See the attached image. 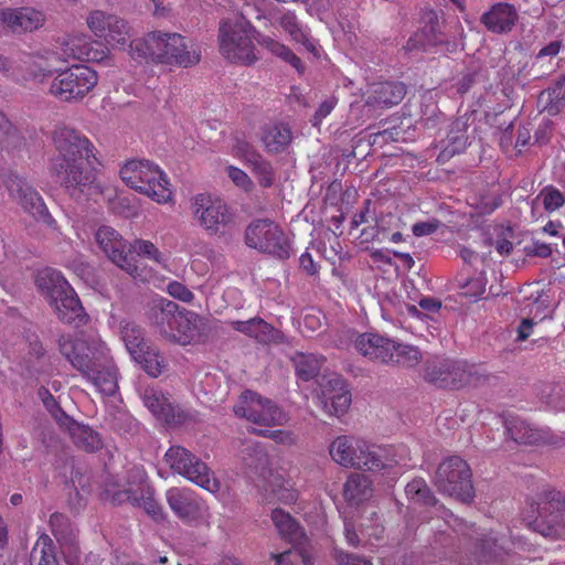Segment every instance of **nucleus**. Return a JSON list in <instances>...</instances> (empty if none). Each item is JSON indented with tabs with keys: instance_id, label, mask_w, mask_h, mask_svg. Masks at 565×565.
I'll return each mask as SVG.
<instances>
[{
	"instance_id": "obj_1",
	"label": "nucleus",
	"mask_w": 565,
	"mask_h": 565,
	"mask_svg": "<svg viewBox=\"0 0 565 565\" xmlns=\"http://www.w3.org/2000/svg\"><path fill=\"white\" fill-rule=\"evenodd\" d=\"M55 154L51 159V172L65 185L71 195L90 196L100 192L96 183L98 164L93 143L81 132L58 126L53 131Z\"/></svg>"
},
{
	"instance_id": "obj_2",
	"label": "nucleus",
	"mask_w": 565,
	"mask_h": 565,
	"mask_svg": "<svg viewBox=\"0 0 565 565\" xmlns=\"http://www.w3.org/2000/svg\"><path fill=\"white\" fill-rule=\"evenodd\" d=\"M60 351L74 369L103 395H114L118 388L117 369L109 350L96 335H62Z\"/></svg>"
},
{
	"instance_id": "obj_3",
	"label": "nucleus",
	"mask_w": 565,
	"mask_h": 565,
	"mask_svg": "<svg viewBox=\"0 0 565 565\" xmlns=\"http://www.w3.org/2000/svg\"><path fill=\"white\" fill-rule=\"evenodd\" d=\"M60 57L55 54L35 64L32 74L35 78L43 81L54 76L50 86V93L63 102L82 99L97 84L98 77L95 71L85 65H73L62 70L57 66Z\"/></svg>"
},
{
	"instance_id": "obj_4",
	"label": "nucleus",
	"mask_w": 565,
	"mask_h": 565,
	"mask_svg": "<svg viewBox=\"0 0 565 565\" xmlns=\"http://www.w3.org/2000/svg\"><path fill=\"white\" fill-rule=\"evenodd\" d=\"M147 318L154 332L170 342L186 345L199 335V316L169 299L153 298Z\"/></svg>"
},
{
	"instance_id": "obj_5",
	"label": "nucleus",
	"mask_w": 565,
	"mask_h": 565,
	"mask_svg": "<svg viewBox=\"0 0 565 565\" xmlns=\"http://www.w3.org/2000/svg\"><path fill=\"white\" fill-rule=\"evenodd\" d=\"M134 57L154 63L189 67L200 61V54L189 47L185 39L178 33L156 31L135 40L131 45Z\"/></svg>"
},
{
	"instance_id": "obj_6",
	"label": "nucleus",
	"mask_w": 565,
	"mask_h": 565,
	"mask_svg": "<svg viewBox=\"0 0 565 565\" xmlns=\"http://www.w3.org/2000/svg\"><path fill=\"white\" fill-rule=\"evenodd\" d=\"M105 498L114 503L131 502L143 508L154 520L163 519L162 507L153 498V489L148 482L145 470L135 467L127 480L109 477L105 482Z\"/></svg>"
},
{
	"instance_id": "obj_7",
	"label": "nucleus",
	"mask_w": 565,
	"mask_h": 565,
	"mask_svg": "<svg viewBox=\"0 0 565 565\" xmlns=\"http://www.w3.org/2000/svg\"><path fill=\"white\" fill-rule=\"evenodd\" d=\"M119 174L126 185L159 204L173 201L167 174L149 160H129L121 166Z\"/></svg>"
},
{
	"instance_id": "obj_8",
	"label": "nucleus",
	"mask_w": 565,
	"mask_h": 565,
	"mask_svg": "<svg viewBox=\"0 0 565 565\" xmlns=\"http://www.w3.org/2000/svg\"><path fill=\"white\" fill-rule=\"evenodd\" d=\"M255 29L243 18L234 21H224L220 25L218 43L221 54L233 63L250 65L257 61L256 49L253 39Z\"/></svg>"
},
{
	"instance_id": "obj_9",
	"label": "nucleus",
	"mask_w": 565,
	"mask_h": 565,
	"mask_svg": "<svg viewBox=\"0 0 565 565\" xmlns=\"http://www.w3.org/2000/svg\"><path fill=\"white\" fill-rule=\"evenodd\" d=\"M191 212L196 224L214 236L224 234L237 225V215L220 196L199 193L191 200Z\"/></svg>"
},
{
	"instance_id": "obj_10",
	"label": "nucleus",
	"mask_w": 565,
	"mask_h": 565,
	"mask_svg": "<svg viewBox=\"0 0 565 565\" xmlns=\"http://www.w3.org/2000/svg\"><path fill=\"white\" fill-rule=\"evenodd\" d=\"M164 460L174 473L202 489L213 494L220 490V482L212 470L188 449L181 446H172L167 450Z\"/></svg>"
},
{
	"instance_id": "obj_11",
	"label": "nucleus",
	"mask_w": 565,
	"mask_h": 565,
	"mask_svg": "<svg viewBox=\"0 0 565 565\" xmlns=\"http://www.w3.org/2000/svg\"><path fill=\"white\" fill-rule=\"evenodd\" d=\"M435 483L441 492L460 501L472 499L471 471L467 462L458 456L449 457L439 465Z\"/></svg>"
},
{
	"instance_id": "obj_12",
	"label": "nucleus",
	"mask_w": 565,
	"mask_h": 565,
	"mask_svg": "<svg viewBox=\"0 0 565 565\" xmlns=\"http://www.w3.org/2000/svg\"><path fill=\"white\" fill-rule=\"evenodd\" d=\"M236 416L245 418L254 428H269L287 422V414L274 402L263 398L258 394L246 391L234 406Z\"/></svg>"
},
{
	"instance_id": "obj_13",
	"label": "nucleus",
	"mask_w": 565,
	"mask_h": 565,
	"mask_svg": "<svg viewBox=\"0 0 565 565\" xmlns=\"http://www.w3.org/2000/svg\"><path fill=\"white\" fill-rule=\"evenodd\" d=\"M247 246L257 250L288 258L290 246L284 231L269 220H257L250 223L245 232Z\"/></svg>"
},
{
	"instance_id": "obj_14",
	"label": "nucleus",
	"mask_w": 565,
	"mask_h": 565,
	"mask_svg": "<svg viewBox=\"0 0 565 565\" xmlns=\"http://www.w3.org/2000/svg\"><path fill=\"white\" fill-rule=\"evenodd\" d=\"M120 335L131 358L152 377H157L164 369V360L159 352L143 341L141 329L130 321H122Z\"/></svg>"
},
{
	"instance_id": "obj_15",
	"label": "nucleus",
	"mask_w": 565,
	"mask_h": 565,
	"mask_svg": "<svg viewBox=\"0 0 565 565\" xmlns=\"http://www.w3.org/2000/svg\"><path fill=\"white\" fill-rule=\"evenodd\" d=\"M424 377L441 387H459L472 382V372L465 361L435 356L426 361Z\"/></svg>"
},
{
	"instance_id": "obj_16",
	"label": "nucleus",
	"mask_w": 565,
	"mask_h": 565,
	"mask_svg": "<svg viewBox=\"0 0 565 565\" xmlns=\"http://www.w3.org/2000/svg\"><path fill=\"white\" fill-rule=\"evenodd\" d=\"M95 241L108 258L134 278H140L136 259L127 253V243L118 231L102 225L95 233Z\"/></svg>"
},
{
	"instance_id": "obj_17",
	"label": "nucleus",
	"mask_w": 565,
	"mask_h": 565,
	"mask_svg": "<svg viewBox=\"0 0 565 565\" xmlns=\"http://www.w3.org/2000/svg\"><path fill=\"white\" fill-rule=\"evenodd\" d=\"M531 526L544 537H563L565 535V498L557 493L552 500L545 502Z\"/></svg>"
},
{
	"instance_id": "obj_18",
	"label": "nucleus",
	"mask_w": 565,
	"mask_h": 565,
	"mask_svg": "<svg viewBox=\"0 0 565 565\" xmlns=\"http://www.w3.org/2000/svg\"><path fill=\"white\" fill-rule=\"evenodd\" d=\"M166 499L172 512L184 522H194L207 513L205 502L189 488H170Z\"/></svg>"
},
{
	"instance_id": "obj_19",
	"label": "nucleus",
	"mask_w": 565,
	"mask_h": 565,
	"mask_svg": "<svg viewBox=\"0 0 565 565\" xmlns=\"http://www.w3.org/2000/svg\"><path fill=\"white\" fill-rule=\"evenodd\" d=\"M317 398L322 409L334 416L344 414L351 404L350 391L345 382L339 376L329 380L321 392V396Z\"/></svg>"
},
{
	"instance_id": "obj_20",
	"label": "nucleus",
	"mask_w": 565,
	"mask_h": 565,
	"mask_svg": "<svg viewBox=\"0 0 565 565\" xmlns=\"http://www.w3.org/2000/svg\"><path fill=\"white\" fill-rule=\"evenodd\" d=\"M354 347L363 356L372 361L390 363L394 360V341L379 333L359 334Z\"/></svg>"
},
{
	"instance_id": "obj_21",
	"label": "nucleus",
	"mask_w": 565,
	"mask_h": 565,
	"mask_svg": "<svg viewBox=\"0 0 565 565\" xmlns=\"http://www.w3.org/2000/svg\"><path fill=\"white\" fill-rule=\"evenodd\" d=\"M356 465L353 468L379 471L383 469H393L398 465V460L393 454V449L376 446L364 440V447L359 449Z\"/></svg>"
},
{
	"instance_id": "obj_22",
	"label": "nucleus",
	"mask_w": 565,
	"mask_h": 565,
	"mask_svg": "<svg viewBox=\"0 0 565 565\" xmlns=\"http://www.w3.org/2000/svg\"><path fill=\"white\" fill-rule=\"evenodd\" d=\"M44 14L32 8L0 10V23L13 32H31L44 24Z\"/></svg>"
},
{
	"instance_id": "obj_23",
	"label": "nucleus",
	"mask_w": 565,
	"mask_h": 565,
	"mask_svg": "<svg viewBox=\"0 0 565 565\" xmlns=\"http://www.w3.org/2000/svg\"><path fill=\"white\" fill-rule=\"evenodd\" d=\"M10 195L17 200L22 209L34 217L46 215V206L40 194L24 180L15 177L8 184Z\"/></svg>"
},
{
	"instance_id": "obj_24",
	"label": "nucleus",
	"mask_w": 565,
	"mask_h": 565,
	"mask_svg": "<svg viewBox=\"0 0 565 565\" xmlns=\"http://www.w3.org/2000/svg\"><path fill=\"white\" fill-rule=\"evenodd\" d=\"M56 411L61 414V417H57L55 414V420L60 426L65 427L74 444L86 451H94L100 448L102 440L94 430L89 427L78 424L74 422L70 416H67L62 409Z\"/></svg>"
},
{
	"instance_id": "obj_25",
	"label": "nucleus",
	"mask_w": 565,
	"mask_h": 565,
	"mask_svg": "<svg viewBox=\"0 0 565 565\" xmlns=\"http://www.w3.org/2000/svg\"><path fill=\"white\" fill-rule=\"evenodd\" d=\"M93 42L86 36H76L68 40L63 47V62L70 60L102 62L106 58V52L99 44Z\"/></svg>"
},
{
	"instance_id": "obj_26",
	"label": "nucleus",
	"mask_w": 565,
	"mask_h": 565,
	"mask_svg": "<svg viewBox=\"0 0 565 565\" xmlns=\"http://www.w3.org/2000/svg\"><path fill=\"white\" fill-rule=\"evenodd\" d=\"M49 301L62 321L75 324L85 321L84 309L71 286L61 296L52 297Z\"/></svg>"
},
{
	"instance_id": "obj_27",
	"label": "nucleus",
	"mask_w": 565,
	"mask_h": 565,
	"mask_svg": "<svg viewBox=\"0 0 565 565\" xmlns=\"http://www.w3.org/2000/svg\"><path fill=\"white\" fill-rule=\"evenodd\" d=\"M364 447V439L354 436H339L330 445L331 458L342 467L353 468L356 465L359 449Z\"/></svg>"
},
{
	"instance_id": "obj_28",
	"label": "nucleus",
	"mask_w": 565,
	"mask_h": 565,
	"mask_svg": "<svg viewBox=\"0 0 565 565\" xmlns=\"http://www.w3.org/2000/svg\"><path fill=\"white\" fill-rule=\"evenodd\" d=\"M518 21L515 8L508 3H498L482 15V22L493 33H507Z\"/></svg>"
},
{
	"instance_id": "obj_29",
	"label": "nucleus",
	"mask_w": 565,
	"mask_h": 565,
	"mask_svg": "<svg viewBox=\"0 0 565 565\" xmlns=\"http://www.w3.org/2000/svg\"><path fill=\"white\" fill-rule=\"evenodd\" d=\"M292 134L287 125L273 122L265 125L260 132L264 148L270 153H278L291 142Z\"/></svg>"
},
{
	"instance_id": "obj_30",
	"label": "nucleus",
	"mask_w": 565,
	"mask_h": 565,
	"mask_svg": "<svg viewBox=\"0 0 565 565\" xmlns=\"http://www.w3.org/2000/svg\"><path fill=\"white\" fill-rule=\"evenodd\" d=\"M145 406L158 418L166 423H173L175 407L164 394L154 388L148 387L141 395Z\"/></svg>"
},
{
	"instance_id": "obj_31",
	"label": "nucleus",
	"mask_w": 565,
	"mask_h": 565,
	"mask_svg": "<svg viewBox=\"0 0 565 565\" xmlns=\"http://www.w3.org/2000/svg\"><path fill=\"white\" fill-rule=\"evenodd\" d=\"M234 330L255 339L260 343H269L276 340L277 330L260 318H253L246 321H232Z\"/></svg>"
},
{
	"instance_id": "obj_32",
	"label": "nucleus",
	"mask_w": 565,
	"mask_h": 565,
	"mask_svg": "<svg viewBox=\"0 0 565 565\" xmlns=\"http://www.w3.org/2000/svg\"><path fill=\"white\" fill-rule=\"evenodd\" d=\"M271 520L282 537L300 548L307 536L291 515L281 509H275L271 512Z\"/></svg>"
},
{
	"instance_id": "obj_33",
	"label": "nucleus",
	"mask_w": 565,
	"mask_h": 565,
	"mask_svg": "<svg viewBox=\"0 0 565 565\" xmlns=\"http://www.w3.org/2000/svg\"><path fill=\"white\" fill-rule=\"evenodd\" d=\"M279 24L292 41L301 43L307 51L313 54L318 53L316 42L310 38L307 28L298 21L295 13L288 11L281 14Z\"/></svg>"
},
{
	"instance_id": "obj_34",
	"label": "nucleus",
	"mask_w": 565,
	"mask_h": 565,
	"mask_svg": "<svg viewBox=\"0 0 565 565\" xmlns=\"http://www.w3.org/2000/svg\"><path fill=\"white\" fill-rule=\"evenodd\" d=\"M405 86L402 83H380L371 87L367 103L390 107L398 104L405 96Z\"/></svg>"
},
{
	"instance_id": "obj_35",
	"label": "nucleus",
	"mask_w": 565,
	"mask_h": 565,
	"mask_svg": "<svg viewBox=\"0 0 565 565\" xmlns=\"http://www.w3.org/2000/svg\"><path fill=\"white\" fill-rule=\"evenodd\" d=\"M36 286L42 294L51 299L63 294L64 290H68L71 286L62 274L53 268H44L36 275Z\"/></svg>"
},
{
	"instance_id": "obj_36",
	"label": "nucleus",
	"mask_w": 565,
	"mask_h": 565,
	"mask_svg": "<svg viewBox=\"0 0 565 565\" xmlns=\"http://www.w3.org/2000/svg\"><path fill=\"white\" fill-rule=\"evenodd\" d=\"M371 480L362 473H352L345 484L343 494L351 504H360L372 495Z\"/></svg>"
},
{
	"instance_id": "obj_37",
	"label": "nucleus",
	"mask_w": 565,
	"mask_h": 565,
	"mask_svg": "<svg viewBox=\"0 0 565 565\" xmlns=\"http://www.w3.org/2000/svg\"><path fill=\"white\" fill-rule=\"evenodd\" d=\"M25 367L29 375L35 377L49 374L52 370L50 358L44 353L42 344L36 338L29 342Z\"/></svg>"
},
{
	"instance_id": "obj_38",
	"label": "nucleus",
	"mask_w": 565,
	"mask_h": 565,
	"mask_svg": "<svg viewBox=\"0 0 565 565\" xmlns=\"http://www.w3.org/2000/svg\"><path fill=\"white\" fill-rule=\"evenodd\" d=\"M510 437L518 444H537L543 440L540 429L521 418H511L505 424Z\"/></svg>"
},
{
	"instance_id": "obj_39",
	"label": "nucleus",
	"mask_w": 565,
	"mask_h": 565,
	"mask_svg": "<svg viewBox=\"0 0 565 565\" xmlns=\"http://www.w3.org/2000/svg\"><path fill=\"white\" fill-rule=\"evenodd\" d=\"M298 377L301 381L313 379L320 371L323 363L322 356L297 352L292 358Z\"/></svg>"
},
{
	"instance_id": "obj_40",
	"label": "nucleus",
	"mask_w": 565,
	"mask_h": 565,
	"mask_svg": "<svg viewBox=\"0 0 565 565\" xmlns=\"http://www.w3.org/2000/svg\"><path fill=\"white\" fill-rule=\"evenodd\" d=\"M257 42L282 61L289 63L299 73L303 72L300 58L285 44L269 36H259Z\"/></svg>"
},
{
	"instance_id": "obj_41",
	"label": "nucleus",
	"mask_w": 565,
	"mask_h": 565,
	"mask_svg": "<svg viewBox=\"0 0 565 565\" xmlns=\"http://www.w3.org/2000/svg\"><path fill=\"white\" fill-rule=\"evenodd\" d=\"M31 563L32 565H58L53 542L49 535L43 534L38 539L31 553Z\"/></svg>"
},
{
	"instance_id": "obj_42",
	"label": "nucleus",
	"mask_w": 565,
	"mask_h": 565,
	"mask_svg": "<svg viewBox=\"0 0 565 565\" xmlns=\"http://www.w3.org/2000/svg\"><path fill=\"white\" fill-rule=\"evenodd\" d=\"M130 249L140 257H145L152 263L166 266L167 255L161 252L151 241L137 238L130 244Z\"/></svg>"
},
{
	"instance_id": "obj_43",
	"label": "nucleus",
	"mask_w": 565,
	"mask_h": 565,
	"mask_svg": "<svg viewBox=\"0 0 565 565\" xmlns=\"http://www.w3.org/2000/svg\"><path fill=\"white\" fill-rule=\"evenodd\" d=\"M230 153L245 163L257 159L259 153L243 134H235L230 143Z\"/></svg>"
},
{
	"instance_id": "obj_44",
	"label": "nucleus",
	"mask_w": 565,
	"mask_h": 565,
	"mask_svg": "<svg viewBox=\"0 0 565 565\" xmlns=\"http://www.w3.org/2000/svg\"><path fill=\"white\" fill-rule=\"evenodd\" d=\"M536 201L541 202L545 211L552 213L565 204V194L553 185L543 188L536 196Z\"/></svg>"
},
{
	"instance_id": "obj_45",
	"label": "nucleus",
	"mask_w": 565,
	"mask_h": 565,
	"mask_svg": "<svg viewBox=\"0 0 565 565\" xmlns=\"http://www.w3.org/2000/svg\"><path fill=\"white\" fill-rule=\"evenodd\" d=\"M407 498L414 503L435 504V499L424 479H414L406 488Z\"/></svg>"
},
{
	"instance_id": "obj_46",
	"label": "nucleus",
	"mask_w": 565,
	"mask_h": 565,
	"mask_svg": "<svg viewBox=\"0 0 565 565\" xmlns=\"http://www.w3.org/2000/svg\"><path fill=\"white\" fill-rule=\"evenodd\" d=\"M419 359L420 352L416 347L394 341V360L390 361V363L413 366L418 363Z\"/></svg>"
},
{
	"instance_id": "obj_47",
	"label": "nucleus",
	"mask_w": 565,
	"mask_h": 565,
	"mask_svg": "<svg viewBox=\"0 0 565 565\" xmlns=\"http://www.w3.org/2000/svg\"><path fill=\"white\" fill-rule=\"evenodd\" d=\"M248 164L252 167V170L262 186L269 188L273 185L275 173L268 161L259 154L257 159L253 160Z\"/></svg>"
},
{
	"instance_id": "obj_48",
	"label": "nucleus",
	"mask_w": 565,
	"mask_h": 565,
	"mask_svg": "<svg viewBox=\"0 0 565 565\" xmlns=\"http://www.w3.org/2000/svg\"><path fill=\"white\" fill-rule=\"evenodd\" d=\"M128 36H129V26L122 19L115 15V21L110 22L109 29L107 30L106 34L104 35V39L108 43H113V44H117V45H125Z\"/></svg>"
},
{
	"instance_id": "obj_49",
	"label": "nucleus",
	"mask_w": 565,
	"mask_h": 565,
	"mask_svg": "<svg viewBox=\"0 0 565 565\" xmlns=\"http://www.w3.org/2000/svg\"><path fill=\"white\" fill-rule=\"evenodd\" d=\"M111 21H115V15L100 10L93 11L87 17L88 28L99 38H104Z\"/></svg>"
},
{
	"instance_id": "obj_50",
	"label": "nucleus",
	"mask_w": 565,
	"mask_h": 565,
	"mask_svg": "<svg viewBox=\"0 0 565 565\" xmlns=\"http://www.w3.org/2000/svg\"><path fill=\"white\" fill-rule=\"evenodd\" d=\"M241 459L246 467L250 469H258L266 463V455L262 448L253 443H247L245 448L241 451Z\"/></svg>"
},
{
	"instance_id": "obj_51",
	"label": "nucleus",
	"mask_w": 565,
	"mask_h": 565,
	"mask_svg": "<svg viewBox=\"0 0 565 565\" xmlns=\"http://www.w3.org/2000/svg\"><path fill=\"white\" fill-rule=\"evenodd\" d=\"M507 548V540L497 536H489L488 539H483L481 543V553L484 557L489 558V562L493 564H500L501 561H497L499 556V551H503Z\"/></svg>"
},
{
	"instance_id": "obj_52",
	"label": "nucleus",
	"mask_w": 565,
	"mask_h": 565,
	"mask_svg": "<svg viewBox=\"0 0 565 565\" xmlns=\"http://www.w3.org/2000/svg\"><path fill=\"white\" fill-rule=\"evenodd\" d=\"M486 285L487 279L482 274L469 280H459V286L462 290L461 292L468 298L477 299L481 297L486 291Z\"/></svg>"
},
{
	"instance_id": "obj_53",
	"label": "nucleus",
	"mask_w": 565,
	"mask_h": 565,
	"mask_svg": "<svg viewBox=\"0 0 565 565\" xmlns=\"http://www.w3.org/2000/svg\"><path fill=\"white\" fill-rule=\"evenodd\" d=\"M226 173L231 181L242 190L248 192L253 189L254 184L252 179L242 169L234 166H228L226 168Z\"/></svg>"
},
{
	"instance_id": "obj_54",
	"label": "nucleus",
	"mask_w": 565,
	"mask_h": 565,
	"mask_svg": "<svg viewBox=\"0 0 565 565\" xmlns=\"http://www.w3.org/2000/svg\"><path fill=\"white\" fill-rule=\"evenodd\" d=\"M253 431L263 436L274 439L278 444L292 445L296 440L294 434L289 430L276 429L270 430L266 428H253Z\"/></svg>"
},
{
	"instance_id": "obj_55",
	"label": "nucleus",
	"mask_w": 565,
	"mask_h": 565,
	"mask_svg": "<svg viewBox=\"0 0 565 565\" xmlns=\"http://www.w3.org/2000/svg\"><path fill=\"white\" fill-rule=\"evenodd\" d=\"M440 226V222L431 218L425 222H417L413 225L412 232L415 236L422 237L435 233Z\"/></svg>"
},
{
	"instance_id": "obj_56",
	"label": "nucleus",
	"mask_w": 565,
	"mask_h": 565,
	"mask_svg": "<svg viewBox=\"0 0 565 565\" xmlns=\"http://www.w3.org/2000/svg\"><path fill=\"white\" fill-rule=\"evenodd\" d=\"M168 292L170 296L184 301L190 302L193 299V294L183 284L172 281L168 285Z\"/></svg>"
},
{
	"instance_id": "obj_57",
	"label": "nucleus",
	"mask_w": 565,
	"mask_h": 565,
	"mask_svg": "<svg viewBox=\"0 0 565 565\" xmlns=\"http://www.w3.org/2000/svg\"><path fill=\"white\" fill-rule=\"evenodd\" d=\"M544 317H539L537 312L535 311L533 318H524L519 328H518V339L520 341L526 340L532 334L533 326L537 322L543 320Z\"/></svg>"
},
{
	"instance_id": "obj_58",
	"label": "nucleus",
	"mask_w": 565,
	"mask_h": 565,
	"mask_svg": "<svg viewBox=\"0 0 565 565\" xmlns=\"http://www.w3.org/2000/svg\"><path fill=\"white\" fill-rule=\"evenodd\" d=\"M335 559L339 565H372V563L365 558L353 556L342 551L335 552Z\"/></svg>"
},
{
	"instance_id": "obj_59",
	"label": "nucleus",
	"mask_w": 565,
	"mask_h": 565,
	"mask_svg": "<svg viewBox=\"0 0 565 565\" xmlns=\"http://www.w3.org/2000/svg\"><path fill=\"white\" fill-rule=\"evenodd\" d=\"M334 106L335 102L332 98L322 102L313 116V126H319L323 118H326L332 111Z\"/></svg>"
},
{
	"instance_id": "obj_60",
	"label": "nucleus",
	"mask_w": 565,
	"mask_h": 565,
	"mask_svg": "<svg viewBox=\"0 0 565 565\" xmlns=\"http://www.w3.org/2000/svg\"><path fill=\"white\" fill-rule=\"evenodd\" d=\"M302 324L306 330H309L311 332L317 331L322 324L320 313L319 312L306 313L302 319Z\"/></svg>"
},
{
	"instance_id": "obj_61",
	"label": "nucleus",
	"mask_w": 565,
	"mask_h": 565,
	"mask_svg": "<svg viewBox=\"0 0 565 565\" xmlns=\"http://www.w3.org/2000/svg\"><path fill=\"white\" fill-rule=\"evenodd\" d=\"M344 536L347 543L353 547L358 546L361 542L359 535L355 532L353 522L347 518H344Z\"/></svg>"
},
{
	"instance_id": "obj_62",
	"label": "nucleus",
	"mask_w": 565,
	"mask_h": 565,
	"mask_svg": "<svg viewBox=\"0 0 565 565\" xmlns=\"http://www.w3.org/2000/svg\"><path fill=\"white\" fill-rule=\"evenodd\" d=\"M275 495L277 497L278 501L286 504L295 503L298 498L296 490H294L292 488H281L277 492H275Z\"/></svg>"
},
{
	"instance_id": "obj_63",
	"label": "nucleus",
	"mask_w": 565,
	"mask_h": 565,
	"mask_svg": "<svg viewBox=\"0 0 565 565\" xmlns=\"http://www.w3.org/2000/svg\"><path fill=\"white\" fill-rule=\"evenodd\" d=\"M561 47L562 43L559 41H553L540 50L537 57L555 56L559 53Z\"/></svg>"
},
{
	"instance_id": "obj_64",
	"label": "nucleus",
	"mask_w": 565,
	"mask_h": 565,
	"mask_svg": "<svg viewBox=\"0 0 565 565\" xmlns=\"http://www.w3.org/2000/svg\"><path fill=\"white\" fill-rule=\"evenodd\" d=\"M271 557L275 558V565H294V553L291 551H286L280 554H271Z\"/></svg>"
}]
</instances>
